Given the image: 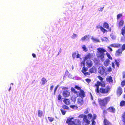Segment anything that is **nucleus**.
<instances>
[{
	"label": "nucleus",
	"mask_w": 125,
	"mask_h": 125,
	"mask_svg": "<svg viewBox=\"0 0 125 125\" xmlns=\"http://www.w3.org/2000/svg\"><path fill=\"white\" fill-rule=\"evenodd\" d=\"M60 85H57L55 88L54 90V94L55 95L56 94V91L58 88L59 87V86Z\"/></svg>",
	"instance_id": "nucleus-36"
},
{
	"label": "nucleus",
	"mask_w": 125,
	"mask_h": 125,
	"mask_svg": "<svg viewBox=\"0 0 125 125\" xmlns=\"http://www.w3.org/2000/svg\"><path fill=\"white\" fill-rule=\"evenodd\" d=\"M106 54L109 59H110V60H112V57H111L110 54L108 52H107L106 53Z\"/></svg>",
	"instance_id": "nucleus-40"
},
{
	"label": "nucleus",
	"mask_w": 125,
	"mask_h": 125,
	"mask_svg": "<svg viewBox=\"0 0 125 125\" xmlns=\"http://www.w3.org/2000/svg\"><path fill=\"white\" fill-rule=\"evenodd\" d=\"M83 121L87 125H88L90 123V121L87 119V116L86 115H84Z\"/></svg>",
	"instance_id": "nucleus-19"
},
{
	"label": "nucleus",
	"mask_w": 125,
	"mask_h": 125,
	"mask_svg": "<svg viewBox=\"0 0 125 125\" xmlns=\"http://www.w3.org/2000/svg\"><path fill=\"white\" fill-rule=\"evenodd\" d=\"M70 106V108L73 109H77L78 108L77 106L74 105H71Z\"/></svg>",
	"instance_id": "nucleus-39"
},
{
	"label": "nucleus",
	"mask_w": 125,
	"mask_h": 125,
	"mask_svg": "<svg viewBox=\"0 0 125 125\" xmlns=\"http://www.w3.org/2000/svg\"><path fill=\"white\" fill-rule=\"evenodd\" d=\"M103 110V114L105 115L107 113V112L106 110H104V109Z\"/></svg>",
	"instance_id": "nucleus-53"
},
{
	"label": "nucleus",
	"mask_w": 125,
	"mask_h": 125,
	"mask_svg": "<svg viewBox=\"0 0 125 125\" xmlns=\"http://www.w3.org/2000/svg\"><path fill=\"white\" fill-rule=\"evenodd\" d=\"M77 96H80L81 97L83 98L85 96V93L84 91L81 90L80 91V92L79 93V94H77Z\"/></svg>",
	"instance_id": "nucleus-13"
},
{
	"label": "nucleus",
	"mask_w": 125,
	"mask_h": 125,
	"mask_svg": "<svg viewBox=\"0 0 125 125\" xmlns=\"http://www.w3.org/2000/svg\"><path fill=\"white\" fill-rule=\"evenodd\" d=\"M124 21L123 20H120L118 22L119 27H120L122 26L124 24Z\"/></svg>",
	"instance_id": "nucleus-23"
},
{
	"label": "nucleus",
	"mask_w": 125,
	"mask_h": 125,
	"mask_svg": "<svg viewBox=\"0 0 125 125\" xmlns=\"http://www.w3.org/2000/svg\"><path fill=\"white\" fill-rule=\"evenodd\" d=\"M96 115L95 114H94V117H93V120H94V119H96Z\"/></svg>",
	"instance_id": "nucleus-61"
},
{
	"label": "nucleus",
	"mask_w": 125,
	"mask_h": 125,
	"mask_svg": "<svg viewBox=\"0 0 125 125\" xmlns=\"http://www.w3.org/2000/svg\"><path fill=\"white\" fill-rule=\"evenodd\" d=\"M91 39L94 42H100L99 40L96 38H95L93 37H92L91 38Z\"/></svg>",
	"instance_id": "nucleus-38"
},
{
	"label": "nucleus",
	"mask_w": 125,
	"mask_h": 125,
	"mask_svg": "<svg viewBox=\"0 0 125 125\" xmlns=\"http://www.w3.org/2000/svg\"><path fill=\"white\" fill-rule=\"evenodd\" d=\"M54 87V86L53 85H52L50 87V90L51 91H52L53 90V88Z\"/></svg>",
	"instance_id": "nucleus-60"
},
{
	"label": "nucleus",
	"mask_w": 125,
	"mask_h": 125,
	"mask_svg": "<svg viewBox=\"0 0 125 125\" xmlns=\"http://www.w3.org/2000/svg\"><path fill=\"white\" fill-rule=\"evenodd\" d=\"M72 57L73 58H80V54L78 53V51L73 52L72 55Z\"/></svg>",
	"instance_id": "nucleus-12"
},
{
	"label": "nucleus",
	"mask_w": 125,
	"mask_h": 125,
	"mask_svg": "<svg viewBox=\"0 0 125 125\" xmlns=\"http://www.w3.org/2000/svg\"><path fill=\"white\" fill-rule=\"evenodd\" d=\"M32 56L33 57V58H35L36 57V55L34 53H32Z\"/></svg>",
	"instance_id": "nucleus-64"
},
{
	"label": "nucleus",
	"mask_w": 125,
	"mask_h": 125,
	"mask_svg": "<svg viewBox=\"0 0 125 125\" xmlns=\"http://www.w3.org/2000/svg\"><path fill=\"white\" fill-rule=\"evenodd\" d=\"M122 53V51L120 49H118L116 51L115 54L116 55L119 56Z\"/></svg>",
	"instance_id": "nucleus-24"
},
{
	"label": "nucleus",
	"mask_w": 125,
	"mask_h": 125,
	"mask_svg": "<svg viewBox=\"0 0 125 125\" xmlns=\"http://www.w3.org/2000/svg\"><path fill=\"white\" fill-rule=\"evenodd\" d=\"M87 35H85L81 38V40L82 41H84V40L87 38Z\"/></svg>",
	"instance_id": "nucleus-41"
},
{
	"label": "nucleus",
	"mask_w": 125,
	"mask_h": 125,
	"mask_svg": "<svg viewBox=\"0 0 125 125\" xmlns=\"http://www.w3.org/2000/svg\"><path fill=\"white\" fill-rule=\"evenodd\" d=\"M84 115H83V114H80L79 116V117H80V118H83V117L84 118Z\"/></svg>",
	"instance_id": "nucleus-58"
},
{
	"label": "nucleus",
	"mask_w": 125,
	"mask_h": 125,
	"mask_svg": "<svg viewBox=\"0 0 125 125\" xmlns=\"http://www.w3.org/2000/svg\"><path fill=\"white\" fill-rule=\"evenodd\" d=\"M86 81L88 83H90L91 82V80L90 79L87 78L85 79Z\"/></svg>",
	"instance_id": "nucleus-51"
},
{
	"label": "nucleus",
	"mask_w": 125,
	"mask_h": 125,
	"mask_svg": "<svg viewBox=\"0 0 125 125\" xmlns=\"http://www.w3.org/2000/svg\"><path fill=\"white\" fill-rule=\"evenodd\" d=\"M83 73V74L85 76H87L88 75H89L90 74V73H89L88 72H85Z\"/></svg>",
	"instance_id": "nucleus-49"
},
{
	"label": "nucleus",
	"mask_w": 125,
	"mask_h": 125,
	"mask_svg": "<svg viewBox=\"0 0 125 125\" xmlns=\"http://www.w3.org/2000/svg\"><path fill=\"white\" fill-rule=\"evenodd\" d=\"M112 70L111 68L110 67H109L107 68V71L108 72H111L112 71Z\"/></svg>",
	"instance_id": "nucleus-55"
},
{
	"label": "nucleus",
	"mask_w": 125,
	"mask_h": 125,
	"mask_svg": "<svg viewBox=\"0 0 125 125\" xmlns=\"http://www.w3.org/2000/svg\"><path fill=\"white\" fill-rule=\"evenodd\" d=\"M62 97V96L60 94H59L57 96L58 99V100H60L61 99Z\"/></svg>",
	"instance_id": "nucleus-46"
},
{
	"label": "nucleus",
	"mask_w": 125,
	"mask_h": 125,
	"mask_svg": "<svg viewBox=\"0 0 125 125\" xmlns=\"http://www.w3.org/2000/svg\"><path fill=\"white\" fill-rule=\"evenodd\" d=\"M110 46L111 47L119 48L121 47V45L119 43H113L110 45Z\"/></svg>",
	"instance_id": "nucleus-16"
},
{
	"label": "nucleus",
	"mask_w": 125,
	"mask_h": 125,
	"mask_svg": "<svg viewBox=\"0 0 125 125\" xmlns=\"http://www.w3.org/2000/svg\"><path fill=\"white\" fill-rule=\"evenodd\" d=\"M62 107L63 110H68L69 109V107L66 105L63 104L62 105Z\"/></svg>",
	"instance_id": "nucleus-30"
},
{
	"label": "nucleus",
	"mask_w": 125,
	"mask_h": 125,
	"mask_svg": "<svg viewBox=\"0 0 125 125\" xmlns=\"http://www.w3.org/2000/svg\"><path fill=\"white\" fill-rule=\"evenodd\" d=\"M104 125H111L110 122L106 118H104L103 121Z\"/></svg>",
	"instance_id": "nucleus-21"
},
{
	"label": "nucleus",
	"mask_w": 125,
	"mask_h": 125,
	"mask_svg": "<svg viewBox=\"0 0 125 125\" xmlns=\"http://www.w3.org/2000/svg\"><path fill=\"white\" fill-rule=\"evenodd\" d=\"M77 103L80 105H83L84 103L83 98L79 97L78 98L77 100Z\"/></svg>",
	"instance_id": "nucleus-11"
},
{
	"label": "nucleus",
	"mask_w": 125,
	"mask_h": 125,
	"mask_svg": "<svg viewBox=\"0 0 125 125\" xmlns=\"http://www.w3.org/2000/svg\"><path fill=\"white\" fill-rule=\"evenodd\" d=\"M77 96H76L74 95H73L71 97V99L74 103H75L76 99Z\"/></svg>",
	"instance_id": "nucleus-29"
},
{
	"label": "nucleus",
	"mask_w": 125,
	"mask_h": 125,
	"mask_svg": "<svg viewBox=\"0 0 125 125\" xmlns=\"http://www.w3.org/2000/svg\"><path fill=\"white\" fill-rule=\"evenodd\" d=\"M121 85L122 87L125 85V80H123L121 82Z\"/></svg>",
	"instance_id": "nucleus-42"
},
{
	"label": "nucleus",
	"mask_w": 125,
	"mask_h": 125,
	"mask_svg": "<svg viewBox=\"0 0 125 125\" xmlns=\"http://www.w3.org/2000/svg\"><path fill=\"white\" fill-rule=\"evenodd\" d=\"M96 68L95 67L93 66L89 69V72L91 73H94L96 72Z\"/></svg>",
	"instance_id": "nucleus-15"
},
{
	"label": "nucleus",
	"mask_w": 125,
	"mask_h": 125,
	"mask_svg": "<svg viewBox=\"0 0 125 125\" xmlns=\"http://www.w3.org/2000/svg\"><path fill=\"white\" fill-rule=\"evenodd\" d=\"M48 119L50 122H52L54 118L51 117H48Z\"/></svg>",
	"instance_id": "nucleus-48"
},
{
	"label": "nucleus",
	"mask_w": 125,
	"mask_h": 125,
	"mask_svg": "<svg viewBox=\"0 0 125 125\" xmlns=\"http://www.w3.org/2000/svg\"><path fill=\"white\" fill-rule=\"evenodd\" d=\"M82 48L83 49V50L85 52L87 51V49L86 48L85 45H83V46L82 47Z\"/></svg>",
	"instance_id": "nucleus-47"
},
{
	"label": "nucleus",
	"mask_w": 125,
	"mask_h": 125,
	"mask_svg": "<svg viewBox=\"0 0 125 125\" xmlns=\"http://www.w3.org/2000/svg\"><path fill=\"white\" fill-rule=\"evenodd\" d=\"M103 27L107 29H109V25L108 24L107 22H104L103 25Z\"/></svg>",
	"instance_id": "nucleus-28"
},
{
	"label": "nucleus",
	"mask_w": 125,
	"mask_h": 125,
	"mask_svg": "<svg viewBox=\"0 0 125 125\" xmlns=\"http://www.w3.org/2000/svg\"><path fill=\"white\" fill-rule=\"evenodd\" d=\"M86 65L88 68H90L93 66L92 62L90 60H88L86 62Z\"/></svg>",
	"instance_id": "nucleus-9"
},
{
	"label": "nucleus",
	"mask_w": 125,
	"mask_h": 125,
	"mask_svg": "<svg viewBox=\"0 0 125 125\" xmlns=\"http://www.w3.org/2000/svg\"><path fill=\"white\" fill-rule=\"evenodd\" d=\"M120 105L121 107L125 106V100L121 101L120 102Z\"/></svg>",
	"instance_id": "nucleus-32"
},
{
	"label": "nucleus",
	"mask_w": 125,
	"mask_h": 125,
	"mask_svg": "<svg viewBox=\"0 0 125 125\" xmlns=\"http://www.w3.org/2000/svg\"><path fill=\"white\" fill-rule=\"evenodd\" d=\"M41 81L42 82V85H44L47 82V80L46 78L44 77L42 78Z\"/></svg>",
	"instance_id": "nucleus-25"
},
{
	"label": "nucleus",
	"mask_w": 125,
	"mask_h": 125,
	"mask_svg": "<svg viewBox=\"0 0 125 125\" xmlns=\"http://www.w3.org/2000/svg\"><path fill=\"white\" fill-rule=\"evenodd\" d=\"M70 92L67 90H64L62 94L65 98L68 97L70 95Z\"/></svg>",
	"instance_id": "nucleus-7"
},
{
	"label": "nucleus",
	"mask_w": 125,
	"mask_h": 125,
	"mask_svg": "<svg viewBox=\"0 0 125 125\" xmlns=\"http://www.w3.org/2000/svg\"><path fill=\"white\" fill-rule=\"evenodd\" d=\"M60 111H61L62 114L63 115H64L65 114L66 112L63 110L62 109H61Z\"/></svg>",
	"instance_id": "nucleus-44"
},
{
	"label": "nucleus",
	"mask_w": 125,
	"mask_h": 125,
	"mask_svg": "<svg viewBox=\"0 0 125 125\" xmlns=\"http://www.w3.org/2000/svg\"><path fill=\"white\" fill-rule=\"evenodd\" d=\"M123 91L121 88L120 87H118L116 90V94L117 96H120L122 94Z\"/></svg>",
	"instance_id": "nucleus-8"
},
{
	"label": "nucleus",
	"mask_w": 125,
	"mask_h": 125,
	"mask_svg": "<svg viewBox=\"0 0 125 125\" xmlns=\"http://www.w3.org/2000/svg\"><path fill=\"white\" fill-rule=\"evenodd\" d=\"M98 51V53L96 54L97 57L103 62L104 60L105 54L104 53L106 52V51L102 48H99L97 49Z\"/></svg>",
	"instance_id": "nucleus-3"
},
{
	"label": "nucleus",
	"mask_w": 125,
	"mask_h": 125,
	"mask_svg": "<svg viewBox=\"0 0 125 125\" xmlns=\"http://www.w3.org/2000/svg\"><path fill=\"white\" fill-rule=\"evenodd\" d=\"M123 16V14L122 13H119L117 15L116 19L118 20L120 19Z\"/></svg>",
	"instance_id": "nucleus-33"
},
{
	"label": "nucleus",
	"mask_w": 125,
	"mask_h": 125,
	"mask_svg": "<svg viewBox=\"0 0 125 125\" xmlns=\"http://www.w3.org/2000/svg\"><path fill=\"white\" fill-rule=\"evenodd\" d=\"M110 62V61L109 59H106L104 62V65L106 67L108 66Z\"/></svg>",
	"instance_id": "nucleus-22"
},
{
	"label": "nucleus",
	"mask_w": 125,
	"mask_h": 125,
	"mask_svg": "<svg viewBox=\"0 0 125 125\" xmlns=\"http://www.w3.org/2000/svg\"><path fill=\"white\" fill-rule=\"evenodd\" d=\"M99 84H98L96 85V86H97V88H96L95 89V92L97 93H101L103 94H107L109 93L110 91V87L109 86H107L105 88H103L101 87L99 89V86L100 84V83H99Z\"/></svg>",
	"instance_id": "nucleus-2"
},
{
	"label": "nucleus",
	"mask_w": 125,
	"mask_h": 125,
	"mask_svg": "<svg viewBox=\"0 0 125 125\" xmlns=\"http://www.w3.org/2000/svg\"><path fill=\"white\" fill-rule=\"evenodd\" d=\"M94 62L97 63H98L99 62V61L96 58H94Z\"/></svg>",
	"instance_id": "nucleus-43"
},
{
	"label": "nucleus",
	"mask_w": 125,
	"mask_h": 125,
	"mask_svg": "<svg viewBox=\"0 0 125 125\" xmlns=\"http://www.w3.org/2000/svg\"><path fill=\"white\" fill-rule=\"evenodd\" d=\"M96 123L94 121V120H93L92 122V125H95Z\"/></svg>",
	"instance_id": "nucleus-57"
},
{
	"label": "nucleus",
	"mask_w": 125,
	"mask_h": 125,
	"mask_svg": "<svg viewBox=\"0 0 125 125\" xmlns=\"http://www.w3.org/2000/svg\"><path fill=\"white\" fill-rule=\"evenodd\" d=\"M73 119V117L68 118L66 121V123L68 124V125H75L73 121V120L72 121V119Z\"/></svg>",
	"instance_id": "nucleus-6"
},
{
	"label": "nucleus",
	"mask_w": 125,
	"mask_h": 125,
	"mask_svg": "<svg viewBox=\"0 0 125 125\" xmlns=\"http://www.w3.org/2000/svg\"><path fill=\"white\" fill-rule=\"evenodd\" d=\"M87 70V68H86L85 67H83L82 70L81 71L83 73L86 72Z\"/></svg>",
	"instance_id": "nucleus-37"
},
{
	"label": "nucleus",
	"mask_w": 125,
	"mask_h": 125,
	"mask_svg": "<svg viewBox=\"0 0 125 125\" xmlns=\"http://www.w3.org/2000/svg\"><path fill=\"white\" fill-rule=\"evenodd\" d=\"M107 48L111 52H112L113 51V50L112 48H110L109 46H108Z\"/></svg>",
	"instance_id": "nucleus-63"
},
{
	"label": "nucleus",
	"mask_w": 125,
	"mask_h": 125,
	"mask_svg": "<svg viewBox=\"0 0 125 125\" xmlns=\"http://www.w3.org/2000/svg\"><path fill=\"white\" fill-rule=\"evenodd\" d=\"M125 33V28L123 27L121 30V34L124 36Z\"/></svg>",
	"instance_id": "nucleus-35"
},
{
	"label": "nucleus",
	"mask_w": 125,
	"mask_h": 125,
	"mask_svg": "<svg viewBox=\"0 0 125 125\" xmlns=\"http://www.w3.org/2000/svg\"><path fill=\"white\" fill-rule=\"evenodd\" d=\"M77 36V34L73 33L72 38L73 39H74Z\"/></svg>",
	"instance_id": "nucleus-54"
},
{
	"label": "nucleus",
	"mask_w": 125,
	"mask_h": 125,
	"mask_svg": "<svg viewBox=\"0 0 125 125\" xmlns=\"http://www.w3.org/2000/svg\"><path fill=\"white\" fill-rule=\"evenodd\" d=\"M122 121L123 125H125V112L122 115Z\"/></svg>",
	"instance_id": "nucleus-26"
},
{
	"label": "nucleus",
	"mask_w": 125,
	"mask_h": 125,
	"mask_svg": "<svg viewBox=\"0 0 125 125\" xmlns=\"http://www.w3.org/2000/svg\"><path fill=\"white\" fill-rule=\"evenodd\" d=\"M74 88H75L76 89L78 90H79L80 91L81 90V88L78 86L77 85H75Z\"/></svg>",
	"instance_id": "nucleus-50"
},
{
	"label": "nucleus",
	"mask_w": 125,
	"mask_h": 125,
	"mask_svg": "<svg viewBox=\"0 0 125 125\" xmlns=\"http://www.w3.org/2000/svg\"><path fill=\"white\" fill-rule=\"evenodd\" d=\"M71 90L72 92H73L75 91V89L73 87H72L71 88Z\"/></svg>",
	"instance_id": "nucleus-59"
},
{
	"label": "nucleus",
	"mask_w": 125,
	"mask_h": 125,
	"mask_svg": "<svg viewBox=\"0 0 125 125\" xmlns=\"http://www.w3.org/2000/svg\"><path fill=\"white\" fill-rule=\"evenodd\" d=\"M73 121L75 125H81V122L79 119H73Z\"/></svg>",
	"instance_id": "nucleus-17"
},
{
	"label": "nucleus",
	"mask_w": 125,
	"mask_h": 125,
	"mask_svg": "<svg viewBox=\"0 0 125 125\" xmlns=\"http://www.w3.org/2000/svg\"><path fill=\"white\" fill-rule=\"evenodd\" d=\"M99 28L100 29L101 31L103 32L104 33L105 32H107V31L102 26H100Z\"/></svg>",
	"instance_id": "nucleus-31"
},
{
	"label": "nucleus",
	"mask_w": 125,
	"mask_h": 125,
	"mask_svg": "<svg viewBox=\"0 0 125 125\" xmlns=\"http://www.w3.org/2000/svg\"><path fill=\"white\" fill-rule=\"evenodd\" d=\"M93 57V55L92 54H90V53H88L84 57L83 59L84 61H85L88 59H90L92 58Z\"/></svg>",
	"instance_id": "nucleus-14"
},
{
	"label": "nucleus",
	"mask_w": 125,
	"mask_h": 125,
	"mask_svg": "<svg viewBox=\"0 0 125 125\" xmlns=\"http://www.w3.org/2000/svg\"><path fill=\"white\" fill-rule=\"evenodd\" d=\"M108 112L111 113H115L116 112V110L113 106H110L107 109Z\"/></svg>",
	"instance_id": "nucleus-10"
},
{
	"label": "nucleus",
	"mask_w": 125,
	"mask_h": 125,
	"mask_svg": "<svg viewBox=\"0 0 125 125\" xmlns=\"http://www.w3.org/2000/svg\"><path fill=\"white\" fill-rule=\"evenodd\" d=\"M97 78L99 79L101 81H103V78L100 75L98 76H97Z\"/></svg>",
	"instance_id": "nucleus-45"
},
{
	"label": "nucleus",
	"mask_w": 125,
	"mask_h": 125,
	"mask_svg": "<svg viewBox=\"0 0 125 125\" xmlns=\"http://www.w3.org/2000/svg\"><path fill=\"white\" fill-rule=\"evenodd\" d=\"M106 80L109 83L110 82L112 83L113 82L112 77L111 76H109L108 78H106Z\"/></svg>",
	"instance_id": "nucleus-27"
},
{
	"label": "nucleus",
	"mask_w": 125,
	"mask_h": 125,
	"mask_svg": "<svg viewBox=\"0 0 125 125\" xmlns=\"http://www.w3.org/2000/svg\"><path fill=\"white\" fill-rule=\"evenodd\" d=\"M122 50H125V44H124L122 46Z\"/></svg>",
	"instance_id": "nucleus-52"
},
{
	"label": "nucleus",
	"mask_w": 125,
	"mask_h": 125,
	"mask_svg": "<svg viewBox=\"0 0 125 125\" xmlns=\"http://www.w3.org/2000/svg\"><path fill=\"white\" fill-rule=\"evenodd\" d=\"M105 69L104 67L103 66H99L98 69V73L102 75L106 74V73Z\"/></svg>",
	"instance_id": "nucleus-4"
},
{
	"label": "nucleus",
	"mask_w": 125,
	"mask_h": 125,
	"mask_svg": "<svg viewBox=\"0 0 125 125\" xmlns=\"http://www.w3.org/2000/svg\"><path fill=\"white\" fill-rule=\"evenodd\" d=\"M89 112L88 109H86L85 111L84 112V113L85 114H87Z\"/></svg>",
	"instance_id": "nucleus-56"
},
{
	"label": "nucleus",
	"mask_w": 125,
	"mask_h": 125,
	"mask_svg": "<svg viewBox=\"0 0 125 125\" xmlns=\"http://www.w3.org/2000/svg\"><path fill=\"white\" fill-rule=\"evenodd\" d=\"M120 62V59H115V60L114 62H113L112 63V67L114 68H115V66L114 63L116 64L117 67L118 68L119 67V63Z\"/></svg>",
	"instance_id": "nucleus-5"
},
{
	"label": "nucleus",
	"mask_w": 125,
	"mask_h": 125,
	"mask_svg": "<svg viewBox=\"0 0 125 125\" xmlns=\"http://www.w3.org/2000/svg\"><path fill=\"white\" fill-rule=\"evenodd\" d=\"M63 102L66 105H69L71 104L70 100L68 99L65 98L63 100Z\"/></svg>",
	"instance_id": "nucleus-18"
},
{
	"label": "nucleus",
	"mask_w": 125,
	"mask_h": 125,
	"mask_svg": "<svg viewBox=\"0 0 125 125\" xmlns=\"http://www.w3.org/2000/svg\"><path fill=\"white\" fill-rule=\"evenodd\" d=\"M42 115V111L40 110H39L38 111V116L39 117H41Z\"/></svg>",
	"instance_id": "nucleus-34"
},
{
	"label": "nucleus",
	"mask_w": 125,
	"mask_h": 125,
	"mask_svg": "<svg viewBox=\"0 0 125 125\" xmlns=\"http://www.w3.org/2000/svg\"><path fill=\"white\" fill-rule=\"evenodd\" d=\"M110 96L105 97L103 99L99 98L98 101L100 108L102 109H104L106 108V105L110 101Z\"/></svg>",
	"instance_id": "nucleus-1"
},
{
	"label": "nucleus",
	"mask_w": 125,
	"mask_h": 125,
	"mask_svg": "<svg viewBox=\"0 0 125 125\" xmlns=\"http://www.w3.org/2000/svg\"><path fill=\"white\" fill-rule=\"evenodd\" d=\"M88 117H90V118H91L92 117V115L91 114H89L88 115Z\"/></svg>",
	"instance_id": "nucleus-62"
},
{
	"label": "nucleus",
	"mask_w": 125,
	"mask_h": 125,
	"mask_svg": "<svg viewBox=\"0 0 125 125\" xmlns=\"http://www.w3.org/2000/svg\"><path fill=\"white\" fill-rule=\"evenodd\" d=\"M99 83H100V86L101 85V86L103 87H105V85L104 83L102 84L99 81H97L96 82V83H95L94 85V87H96V88H97V86H96V85L98 84H99Z\"/></svg>",
	"instance_id": "nucleus-20"
}]
</instances>
